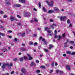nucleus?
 <instances>
[{"instance_id": "nucleus-1", "label": "nucleus", "mask_w": 75, "mask_h": 75, "mask_svg": "<svg viewBox=\"0 0 75 75\" xmlns=\"http://www.w3.org/2000/svg\"><path fill=\"white\" fill-rule=\"evenodd\" d=\"M46 3L50 7H52L53 5H54V1H51L50 3H49L48 1H46Z\"/></svg>"}, {"instance_id": "nucleus-2", "label": "nucleus", "mask_w": 75, "mask_h": 75, "mask_svg": "<svg viewBox=\"0 0 75 75\" xmlns=\"http://www.w3.org/2000/svg\"><path fill=\"white\" fill-rule=\"evenodd\" d=\"M42 40V41L44 43V45H45V44H47V42H46L45 40V39L44 38H42V37H40V38H39V40L40 41V40Z\"/></svg>"}, {"instance_id": "nucleus-3", "label": "nucleus", "mask_w": 75, "mask_h": 75, "mask_svg": "<svg viewBox=\"0 0 75 75\" xmlns=\"http://www.w3.org/2000/svg\"><path fill=\"white\" fill-rule=\"evenodd\" d=\"M58 38L57 39L58 41H59L62 38V37L61 35H59L58 36H57V35H55V36H54L55 38Z\"/></svg>"}, {"instance_id": "nucleus-4", "label": "nucleus", "mask_w": 75, "mask_h": 75, "mask_svg": "<svg viewBox=\"0 0 75 75\" xmlns=\"http://www.w3.org/2000/svg\"><path fill=\"white\" fill-rule=\"evenodd\" d=\"M30 16H31V14L29 12H26L24 15V16L26 17H30Z\"/></svg>"}, {"instance_id": "nucleus-5", "label": "nucleus", "mask_w": 75, "mask_h": 75, "mask_svg": "<svg viewBox=\"0 0 75 75\" xmlns=\"http://www.w3.org/2000/svg\"><path fill=\"white\" fill-rule=\"evenodd\" d=\"M60 20L61 21H64V20L67 19V18L66 16H61L60 18Z\"/></svg>"}, {"instance_id": "nucleus-6", "label": "nucleus", "mask_w": 75, "mask_h": 75, "mask_svg": "<svg viewBox=\"0 0 75 75\" xmlns=\"http://www.w3.org/2000/svg\"><path fill=\"white\" fill-rule=\"evenodd\" d=\"M10 18L11 21H14V20H15L16 21H17V19H14L13 16H11L10 17Z\"/></svg>"}, {"instance_id": "nucleus-7", "label": "nucleus", "mask_w": 75, "mask_h": 75, "mask_svg": "<svg viewBox=\"0 0 75 75\" xmlns=\"http://www.w3.org/2000/svg\"><path fill=\"white\" fill-rule=\"evenodd\" d=\"M8 65V64H5L4 63H3L2 65L1 66L2 68L3 69H4L5 68V66H7Z\"/></svg>"}, {"instance_id": "nucleus-8", "label": "nucleus", "mask_w": 75, "mask_h": 75, "mask_svg": "<svg viewBox=\"0 0 75 75\" xmlns=\"http://www.w3.org/2000/svg\"><path fill=\"white\" fill-rule=\"evenodd\" d=\"M25 33H18V35H21V36H23L24 37L25 36Z\"/></svg>"}, {"instance_id": "nucleus-9", "label": "nucleus", "mask_w": 75, "mask_h": 75, "mask_svg": "<svg viewBox=\"0 0 75 75\" xmlns=\"http://www.w3.org/2000/svg\"><path fill=\"white\" fill-rule=\"evenodd\" d=\"M53 9H54V11H59V10L57 7H54L53 8Z\"/></svg>"}, {"instance_id": "nucleus-10", "label": "nucleus", "mask_w": 75, "mask_h": 75, "mask_svg": "<svg viewBox=\"0 0 75 75\" xmlns=\"http://www.w3.org/2000/svg\"><path fill=\"white\" fill-rule=\"evenodd\" d=\"M56 25H56V24H53L52 25H50V28H52V29H54V26L55 27H56Z\"/></svg>"}, {"instance_id": "nucleus-11", "label": "nucleus", "mask_w": 75, "mask_h": 75, "mask_svg": "<svg viewBox=\"0 0 75 75\" xmlns=\"http://www.w3.org/2000/svg\"><path fill=\"white\" fill-rule=\"evenodd\" d=\"M27 56L29 58H28V60H31L32 59H33V58L31 57V55L30 54H27Z\"/></svg>"}, {"instance_id": "nucleus-12", "label": "nucleus", "mask_w": 75, "mask_h": 75, "mask_svg": "<svg viewBox=\"0 0 75 75\" xmlns=\"http://www.w3.org/2000/svg\"><path fill=\"white\" fill-rule=\"evenodd\" d=\"M7 66H8L9 69H11V67L13 66V64L12 63H11L10 64H8V65Z\"/></svg>"}, {"instance_id": "nucleus-13", "label": "nucleus", "mask_w": 75, "mask_h": 75, "mask_svg": "<svg viewBox=\"0 0 75 75\" xmlns=\"http://www.w3.org/2000/svg\"><path fill=\"white\" fill-rule=\"evenodd\" d=\"M21 72L23 74L25 73V69L24 68L22 69Z\"/></svg>"}, {"instance_id": "nucleus-14", "label": "nucleus", "mask_w": 75, "mask_h": 75, "mask_svg": "<svg viewBox=\"0 0 75 75\" xmlns=\"http://www.w3.org/2000/svg\"><path fill=\"white\" fill-rule=\"evenodd\" d=\"M31 66H35L36 65L34 62H32L30 64Z\"/></svg>"}, {"instance_id": "nucleus-15", "label": "nucleus", "mask_w": 75, "mask_h": 75, "mask_svg": "<svg viewBox=\"0 0 75 75\" xmlns=\"http://www.w3.org/2000/svg\"><path fill=\"white\" fill-rule=\"evenodd\" d=\"M66 68H67V69H68V70H69V71L70 69V66L67 65L66 66Z\"/></svg>"}, {"instance_id": "nucleus-16", "label": "nucleus", "mask_w": 75, "mask_h": 75, "mask_svg": "<svg viewBox=\"0 0 75 75\" xmlns=\"http://www.w3.org/2000/svg\"><path fill=\"white\" fill-rule=\"evenodd\" d=\"M20 50L23 51H26V50L23 47H22L21 48Z\"/></svg>"}, {"instance_id": "nucleus-17", "label": "nucleus", "mask_w": 75, "mask_h": 75, "mask_svg": "<svg viewBox=\"0 0 75 75\" xmlns=\"http://www.w3.org/2000/svg\"><path fill=\"white\" fill-rule=\"evenodd\" d=\"M54 11L52 10H49L48 12V13H54Z\"/></svg>"}, {"instance_id": "nucleus-18", "label": "nucleus", "mask_w": 75, "mask_h": 75, "mask_svg": "<svg viewBox=\"0 0 75 75\" xmlns=\"http://www.w3.org/2000/svg\"><path fill=\"white\" fill-rule=\"evenodd\" d=\"M19 2H21L22 3H25V1L24 0H19Z\"/></svg>"}, {"instance_id": "nucleus-19", "label": "nucleus", "mask_w": 75, "mask_h": 75, "mask_svg": "<svg viewBox=\"0 0 75 75\" xmlns=\"http://www.w3.org/2000/svg\"><path fill=\"white\" fill-rule=\"evenodd\" d=\"M14 6L16 7H20V4H15L14 5Z\"/></svg>"}, {"instance_id": "nucleus-20", "label": "nucleus", "mask_w": 75, "mask_h": 75, "mask_svg": "<svg viewBox=\"0 0 75 75\" xmlns=\"http://www.w3.org/2000/svg\"><path fill=\"white\" fill-rule=\"evenodd\" d=\"M1 50H4V51H5L6 52H8V50L7 49L5 48H3Z\"/></svg>"}, {"instance_id": "nucleus-21", "label": "nucleus", "mask_w": 75, "mask_h": 75, "mask_svg": "<svg viewBox=\"0 0 75 75\" xmlns=\"http://www.w3.org/2000/svg\"><path fill=\"white\" fill-rule=\"evenodd\" d=\"M34 20L35 22H38V19H37L36 18H34Z\"/></svg>"}, {"instance_id": "nucleus-22", "label": "nucleus", "mask_w": 75, "mask_h": 75, "mask_svg": "<svg viewBox=\"0 0 75 75\" xmlns=\"http://www.w3.org/2000/svg\"><path fill=\"white\" fill-rule=\"evenodd\" d=\"M42 10L45 12H46L47 11V9L45 8H44V7L42 8Z\"/></svg>"}, {"instance_id": "nucleus-23", "label": "nucleus", "mask_w": 75, "mask_h": 75, "mask_svg": "<svg viewBox=\"0 0 75 75\" xmlns=\"http://www.w3.org/2000/svg\"><path fill=\"white\" fill-rule=\"evenodd\" d=\"M20 59V61H21L22 62V61H23V60H24V58H23V57H22L21 58H20L19 59Z\"/></svg>"}, {"instance_id": "nucleus-24", "label": "nucleus", "mask_w": 75, "mask_h": 75, "mask_svg": "<svg viewBox=\"0 0 75 75\" xmlns=\"http://www.w3.org/2000/svg\"><path fill=\"white\" fill-rule=\"evenodd\" d=\"M49 29V28L47 27H46L45 28V31H47V32H48V30Z\"/></svg>"}, {"instance_id": "nucleus-25", "label": "nucleus", "mask_w": 75, "mask_h": 75, "mask_svg": "<svg viewBox=\"0 0 75 75\" xmlns=\"http://www.w3.org/2000/svg\"><path fill=\"white\" fill-rule=\"evenodd\" d=\"M44 51H45V52H49L48 50L46 49H44Z\"/></svg>"}, {"instance_id": "nucleus-26", "label": "nucleus", "mask_w": 75, "mask_h": 75, "mask_svg": "<svg viewBox=\"0 0 75 75\" xmlns=\"http://www.w3.org/2000/svg\"><path fill=\"white\" fill-rule=\"evenodd\" d=\"M52 47H53V46H52V45H49V49L51 50V48H52Z\"/></svg>"}, {"instance_id": "nucleus-27", "label": "nucleus", "mask_w": 75, "mask_h": 75, "mask_svg": "<svg viewBox=\"0 0 75 75\" xmlns=\"http://www.w3.org/2000/svg\"><path fill=\"white\" fill-rule=\"evenodd\" d=\"M0 35H2V36H5V34L4 33H0Z\"/></svg>"}, {"instance_id": "nucleus-28", "label": "nucleus", "mask_w": 75, "mask_h": 75, "mask_svg": "<svg viewBox=\"0 0 75 75\" xmlns=\"http://www.w3.org/2000/svg\"><path fill=\"white\" fill-rule=\"evenodd\" d=\"M37 74H39L40 72V71L39 70H38L36 71Z\"/></svg>"}, {"instance_id": "nucleus-29", "label": "nucleus", "mask_w": 75, "mask_h": 75, "mask_svg": "<svg viewBox=\"0 0 75 75\" xmlns=\"http://www.w3.org/2000/svg\"><path fill=\"white\" fill-rule=\"evenodd\" d=\"M18 59L17 58H15V59H14L13 61H15V62H16L17 61H18Z\"/></svg>"}, {"instance_id": "nucleus-30", "label": "nucleus", "mask_w": 75, "mask_h": 75, "mask_svg": "<svg viewBox=\"0 0 75 75\" xmlns=\"http://www.w3.org/2000/svg\"><path fill=\"white\" fill-rule=\"evenodd\" d=\"M40 68H42L43 69H45V67L44 66H41Z\"/></svg>"}, {"instance_id": "nucleus-31", "label": "nucleus", "mask_w": 75, "mask_h": 75, "mask_svg": "<svg viewBox=\"0 0 75 75\" xmlns=\"http://www.w3.org/2000/svg\"><path fill=\"white\" fill-rule=\"evenodd\" d=\"M67 24H70V23H71L70 20H69V19H68L67 21Z\"/></svg>"}, {"instance_id": "nucleus-32", "label": "nucleus", "mask_w": 75, "mask_h": 75, "mask_svg": "<svg viewBox=\"0 0 75 75\" xmlns=\"http://www.w3.org/2000/svg\"><path fill=\"white\" fill-rule=\"evenodd\" d=\"M62 36V38H64L65 37V33L63 34Z\"/></svg>"}, {"instance_id": "nucleus-33", "label": "nucleus", "mask_w": 75, "mask_h": 75, "mask_svg": "<svg viewBox=\"0 0 75 75\" xmlns=\"http://www.w3.org/2000/svg\"><path fill=\"white\" fill-rule=\"evenodd\" d=\"M67 42H66L64 43V44H65L64 45V47H68V46L67 45Z\"/></svg>"}, {"instance_id": "nucleus-34", "label": "nucleus", "mask_w": 75, "mask_h": 75, "mask_svg": "<svg viewBox=\"0 0 75 75\" xmlns=\"http://www.w3.org/2000/svg\"><path fill=\"white\" fill-rule=\"evenodd\" d=\"M23 59H27L28 58H27V57L26 56H25L24 57H23Z\"/></svg>"}, {"instance_id": "nucleus-35", "label": "nucleus", "mask_w": 75, "mask_h": 75, "mask_svg": "<svg viewBox=\"0 0 75 75\" xmlns=\"http://www.w3.org/2000/svg\"><path fill=\"white\" fill-rule=\"evenodd\" d=\"M52 72H53V70H50V72L49 73H50V74H52Z\"/></svg>"}, {"instance_id": "nucleus-36", "label": "nucleus", "mask_w": 75, "mask_h": 75, "mask_svg": "<svg viewBox=\"0 0 75 75\" xmlns=\"http://www.w3.org/2000/svg\"><path fill=\"white\" fill-rule=\"evenodd\" d=\"M33 42H29V45H33Z\"/></svg>"}, {"instance_id": "nucleus-37", "label": "nucleus", "mask_w": 75, "mask_h": 75, "mask_svg": "<svg viewBox=\"0 0 75 75\" xmlns=\"http://www.w3.org/2000/svg\"><path fill=\"white\" fill-rule=\"evenodd\" d=\"M59 73H60V74H63V71H59Z\"/></svg>"}, {"instance_id": "nucleus-38", "label": "nucleus", "mask_w": 75, "mask_h": 75, "mask_svg": "<svg viewBox=\"0 0 75 75\" xmlns=\"http://www.w3.org/2000/svg\"><path fill=\"white\" fill-rule=\"evenodd\" d=\"M51 32H52V30H48V31H47V33H49V34H50V33H51Z\"/></svg>"}, {"instance_id": "nucleus-39", "label": "nucleus", "mask_w": 75, "mask_h": 75, "mask_svg": "<svg viewBox=\"0 0 75 75\" xmlns=\"http://www.w3.org/2000/svg\"><path fill=\"white\" fill-rule=\"evenodd\" d=\"M39 7L41 8V3H40V2H39Z\"/></svg>"}, {"instance_id": "nucleus-40", "label": "nucleus", "mask_w": 75, "mask_h": 75, "mask_svg": "<svg viewBox=\"0 0 75 75\" xmlns=\"http://www.w3.org/2000/svg\"><path fill=\"white\" fill-rule=\"evenodd\" d=\"M17 17L19 18H21V16L18 15H17Z\"/></svg>"}, {"instance_id": "nucleus-41", "label": "nucleus", "mask_w": 75, "mask_h": 75, "mask_svg": "<svg viewBox=\"0 0 75 75\" xmlns=\"http://www.w3.org/2000/svg\"><path fill=\"white\" fill-rule=\"evenodd\" d=\"M6 4H7V5H9V4H10V3L9 2H6Z\"/></svg>"}, {"instance_id": "nucleus-42", "label": "nucleus", "mask_w": 75, "mask_h": 75, "mask_svg": "<svg viewBox=\"0 0 75 75\" xmlns=\"http://www.w3.org/2000/svg\"><path fill=\"white\" fill-rule=\"evenodd\" d=\"M57 32L56 30L54 31V35H57Z\"/></svg>"}, {"instance_id": "nucleus-43", "label": "nucleus", "mask_w": 75, "mask_h": 75, "mask_svg": "<svg viewBox=\"0 0 75 75\" xmlns=\"http://www.w3.org/2000/svg\"><path fill=\"white\" fill-rule=\"evenodd\" d=\"M70 43H71L72 44H73L74 43V41H70L69 42Z\"/></svg>"}, {"instance_id": "nucleus-44", "label": "nucleus", "mask_w": 75, "mask_h": 75, "mask_svg": "<svg viewBox=\"0 0 75 75\" xmlns=\"http://www.w3.org/2000/svg\"><path fill=\"white\" fill-rule=\"evenodd\" d=\"M7 32L9 33H11V32H12V31H11V30H8Z\"/></svg>"}, {"instance_id": "nucleus-45", "label": "nucleus", "mask_w": 75, "mask_h": 75, "mask_svg": "<svg viewBox=\"0 0 75 75\" xmlns=\"http://www.w3.org/2000/svg\"><path fill=\"white\" fill-rule=\"evenodd\" d=\"M54 62H52V65H51L52 67H54Z\"/></svg>"}, {"instance_id": "nucleus-46", "label": "nucleus", "mask_w": 75, "mask_h": 75, "mask_svg": "<svg viewBox=\"0 0 75 75\" xmlns=\"http://www.w3.org/2000/svg\"><path fill=\"white\" fill-rule=\"evenodd\" d=\"M56 73H57V74H58V72H59V71L58 70H57L56 71Z\"/></svg>"}, {"instance_id": "nucleus-47", "label": "nucleus", "mask_w": 75, "mask_h": 75, "mask_svg": "<svg viewBox=\"0 0 75 75\" xmlns=\"http://www.w3.org/2000/svg\"><path fill=\"white\" fill-rule=\"evenodd\" d=\"M69 27H72V24H71V23L70 24Z\"/></svg>"}, {"instance_id": "nucleus-48", "label": "nucleus", "mask_w": 75, "mask_h": 75, "mask_svg": "<svg viewBox=\"0 0 75 75\" xmlns=\"http://www.w3.org/2000/svg\"><path fill=\"white\" fill-rule=\"evenodd\" d=\"M50 22H53V21H54V20H53V19H50Z\"/></svg>"}, {"instance_id": "nucleus-49", "label": "nucleus", "mask_w": 75, "mask_h": 75, "mask_svg": "<svg viewBox=\"0 0 75 75\" xmlns=\"http://www.w3.org/2000/svg\"><path fill=\"white\" fill-rule=\"evenodd\" d=\"M14 40L16 42H17V39L16 38H15V39H14Z\"/></svg>"}, {"instance_id": "nucleus-50", "label": "nucleus", "mask_w": 75, "mask_h": 75, "mask_svg": "<svg viewBox=\"0 0 75 75\" xmlns=\"http://www.w3.org/2000/svg\"><path fill=\"white\" fill-rule=\"evenodd\" d=\"M75 52H72L71 53V54H72V55H75Z\"/></svg>"}, {"instance_id": "nucleus-51", "label": "nucleus", "mask_w": 75, "mask_h": 75, "mask_svg": "<svg viewBox=\"0 0 75 75\" xmlns=\"http://www.w3.org/2000/svg\"><path fill=\"white\" fill-rule=\"evenodd\" d=\"M67 54H71V52H70V51H68L67 52Z\"/></svg>"}, {"instance_id": "nucleus-52", "label": "nucleus", "mask_w": 75, "mask_h": 75, "mask_svg": "<svg viewBox=\"0 0 75 75\" xmlns=\"http://www.w3.org/2000/svg\"><path fill=\"white\" fill-rule=\"evenodd\" d=\"M36 63H39V61L38 60H36Z\"/></svg>"}, {"instance_id": "nucleus-53", "label": "nucleus", "mask_w": 75, "mask_h": 75, "mask_svg": "<svg viewBox=\"0 0 75 75\" xmlns=\"http://www.w3.org/2000/svg\"><path fill=\"white\" fill-rule=\"evenodd\" d=\"M0 13L1 14H3V13H4V12L2 11H1L0 12Z\"/></svg>"}, {"instance_id": "nucleus-54", "label": "nucleus", "mask_w": 75, "mask_h": 75, "mask_svg": "<svg viewBox=\"0 0 75 75\" xmlns=\"http://www.w3.org/2000/svg\"><path fill=\"white\" fill-rule=\"evenodd\" d=\"M7 16H6L4 15V18H7Z\"/></svg>"}, {"instance_id": "nucleus-55", "label": "nucleus", "mask_w": 75, "mask_h": 75, "mask_svg": "<svg viewBox=\"0 0 75 75\" xmlns=\"http://www.w3.org/2000/svg\"><path fill=\"white\" fill-rule=\"evenodd\" d=\"M37 44V43L35 42L34 44V45H36Z\"/></svg>"}, {"instance_id": "nucleus-56", "label": "nucleus", "mask_w": 75, "mask_h": 75, "mask_svg": "<svg viewBox=\"0 0 75 75\" xmlns=\"http://www.w3.org/2000/svg\"><path fill=\"white\" fill-rule=\"evenodd\" d=\"M14 74V71H13L12 72H11V75L12 74Z\"/></svg>"}, {"instance_id": "nucleus-57", "label": "nucleus", "mask_w": 75, "mask_h": 75, "mask_svg": "<svg viewBox=\"0 0 75 75\" xmlns=\"http://www.w3.org/2000/svg\"><path fill=\"white\" fill-rule=\"evenodd\" d=\"M21 23H18V25H21Z\"/></svg>"}, {"instance_id": "nucleus-58", "label": "nucleus", "mask_w": 75, "mask_h": 75, "mask_svg": "<svg viewBox=\"0 0 75 75\" xmlns=\"http://www.w3.org/2000/svg\"><path fill=\"white\" fill-rule=\"evenodd\" d=\"M33 10L34 11H37V9L34 8L33 9Z\"/></svg>"}, {"instance_id": "nucleus-59", "label": "nucleus", "mask_w": 75, "mask_h": 75, "mask_svg": "<svg viewBox=\"0 0 75 75\" xmlns=\"http://www.w3.org/2000/svg\"><path fill=\"white\" fill-rule=\"evenodd\" d=\"M52 33H51V34H49V35H50V36H51L52 35Z\"/></svg>"}, {"instance_id": "nucleus-60", "label": "nucleus", "mask_w": 75, "mask_h": 75, "mask_svg": "<svg viewBox=\"0 0 75 75\" xmlns=\"http://www.w3.org/2000/svg\"><path fill=\"white\" fill-rule=\"evenodd\" d=\"M58 65V63L57 62H55V66H57Z\"/></svg>"}, {"instance_id": "nucleus-61", "label": "nucleus", "mask_w": 75, "mask_h": 75, "mask_svg": "<svg viewBox=\"0 0 75 75\" xmlns=\"http://www.w3.org/2000/svg\"><path fill=\"white\" fill-rule=\"evenodd\" d=\"M22 45L23 47H25V44H22Z\"/></svg>"}, {"instance_id": "nucleus-62", "label": "nucleus", "mask_w": 75, "mask_h": 75, "mask_svg": "<svg viewBox=\"0 0 75 75\" xmlns=\"http://www.w3.org/2000/svg\"><path fill=\"white\" fill-rule=\"evenodd\" d=\"M66 54H63V56H64V57H66Z\"/></svg>"}, {"instance_id": "nucleus-63", "label": "nucleus", "mask_w": 75, "mask_h": 75, "mask_svg": "<svg viewBox=\"0 0 75 75\" xmlns=\"http://www.w3.org/2000/svg\"><path fill=\"white\" fill-rule=\"evenodd\" d=\"M73 33L74 36H75V32L74 31H73Z\"/></svg>"}, {"instance_id": "nucleus-64", "label": "nucleus", "mask_w": 75, "mask_h": 75, "mask_svg": "<svg viewBox=\"0 0 75 75\" xmlns=\"http://www.w3.org/2000/svg\"><path fill=\"white\" fill-rule=\"evenodd\" d=\"M31 23H33L34 22V21L33 20H32L30 21Z\"/></svg>"}]
</instances>
